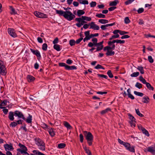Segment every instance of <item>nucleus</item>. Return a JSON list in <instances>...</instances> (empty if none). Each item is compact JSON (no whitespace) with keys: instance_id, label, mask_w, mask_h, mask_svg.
I'll return each mask as SVG.
<instances>
[{"instance_id":"1","label":"nucleus","mask_w":155,"mask_h":155,"mask_svg":"<svg viewBox=\"0 0 155 155\" xmlns=\"http://www.w3.org/2000/svg\"><path fill=\"white\" fill-rule=\"evenodd\" d=\"M35 143L38 147V148L42 150H45V144L44 141L39 138L35 139Z\"/></svg>"},{"instance_id":"2","label":"nucleus","mask_w":155,"mask_h":155,"mask_svg":"<svg viewBox=\"0 0 155 155\" xmlns=\"http://www.w3.org/2000/svg\"><path fill=\"white\" fill-rule=\"evenodd\" d=\"M83 133L89 145H91L93 141V135L90 132H87L85 131H84Z\"/></svg>"},{"instance_id":"3","label":"nucleus","mask_w":155,"mask_h":155,"mask_svg":"<svg viewBox=\"0 0 155 155\" xmlns=\"http://www.w3.org/2000/svg\"><path fill=\"white\" fill-rule=\"evenodd\" d=\"M64 17L68 20L71 21L75 17V15L70 11H66Z\"/></svg>"},{"instance_id":"4","label":"nucleus","mask_w":155,"mask_h":155,"mask_svg":"<svg viewBox=\"0 0 155 155\" xmlns=\"http://www.w3.org/2000/svg\"><path fill=\"white\" fill-rule=\"evenodd\" d=\"M59 65L61 67H64L65 69L67 70H73L77 69V67L74 65L69 66L63 62L59 63Z\"/></svg>"},{"instance_id":"5","label":"nucleus","mask_w":155,"mask_h":155,"mask_svg":"<svg viewBox=\"0 0 155 155\" xmlns=\"http://www.w3.org/2000/svg\"><path fill=\"white\" fill-rule=\"evenodd\" d=\"M6 68L2 61H0V74L5 75L6 73L5 71Z\"/></svg>"},{"instance_id":"6","label":"nucleus","mask_w":155,"mask_h":155,"mask_svg":"<svg viewBox=\"0 0 155 155\" xmlns=\"http://www.w3.org/2000/svg\"><path fill=\"white\" fill-rule=\"evenodd\" d=\"M75 20L78 21V23L76 24V25L78 27H80L81 25H83L84 24L86 23L87 22L84 20L83 19L81 18H77L75 19Z\"/></svg>"},{"instance_id":"7","label":"nucleus","mask_w":155,"mask_h":155,"mask_svg":"<svg viewBox=\"0 0 155 155\" xmlns=\"http://www.w3.org/2000/svg\"><path fill=\"white\" fill-rule=\"evenodd\" d=\"M15 116V117H18L19 118H21L23 120H25V118L23 113L19 110H15L14 112Z\"/></svg>"},{"instance_id":"8","label":"nucleus","mask_w":155,"mask_h":155,"mask_svg":"<svg viewBox=\"0 0 155 155\" xmlns=\"http://www.w3.org/2000/svg\"><path fill=\"white\" fill-rule=\"evenodd\" d=\"M18 146L21 149H18L17 150L20 152L21 154H23V153H25L27 150V148L25 145L19 143Z\"/></svg>"},{"instance_id":"9","label":"nucleus","mask_w":155,"mask_h":155,"mask_svg":"<svg viewBox=\"0 0 155 155\" xmlns=\"http://www.w3.org/2000/svg\"><path fill=\"white\" fill-rule=\"evenodd\" d=\"M34 14L37 17L44 18H46L48 17L47 15L40 12L35 11L34 12Z\"/></svg>"},{"instance_id":"10","label":"nucleus","mask_w":155,"mask_h":155,"mask_svg":"<svg viewBox=\"0 0 155 155\" xmlns=\"http://www.w3.org/2000/svg\"><path fill=\"white\" fill-rule=\"evenodd\" d=\"M8 34L13 38H15L17 36L15 30L13 28H8Z\"/></svg>"},{"instance_id":"11","label":"nucleus","mask_w":155,"mask_h":155,"mask_svg":"<svg viewBox=\"0 0 155 155\" xmlns=\"http://www.w3.org/2000/svg\"><path fill=\"white\" fill-rule=\"evenodd\" d=\"M90 28L94 30H99L100 28L99 26L96 25L94 22H92L90 23Z\"/></svg>"},{"instance_id":"12","label":"nucleus","mask_w":155,"mask_h":155,"mask_svg":"<svg viewBox=\"0 0 155 155\" xmlns=\"http://www.w3.org/2000/svg\"><path fill=\"white\" fill-rule=\"evenodd\" d=\"M30 50L35 55L38 57V59L39 58H41V56L40 53L38 50H35L31 48Z\"/></svg>"},{"instance_id":"13","label":"nucleus","mask_w":155,"mask_h":155,"mask_svg":"<svg viewBox=\"0 0 155 155\" xmlns=\"http://www.w3.org/2000/svg\"><path fill=\"white\" fill-rule=\"evenodd\" d=\"M14 116H15L14 112L12 111L9 112L8 116V118L9 120L11 121H13L14 119Z\"/></svg>"},{"instance_id":"14","label":"nucleus","mask_w":155,"mask_h":155,"mask_svg":"<svg viewBox=\"0 0 155 155\" xmlns=\"http://www.w3.org/2000/svg\"><path fill=\"white\" fill-rule=\"evenodd\" d=\"M48 131L51 137H54L55 135V132L53 128L49 127L48 129Z\"/></svg>"},{"instance_id":"15","label":"nucleus","mask_w":155,"mask_h":155,"mask_svg":"<svg viewBox=\"0 0 155 155\" xmlns=\"http://www.w3.org/2000/svg\"><path fill=\"white\" fill-rule=\"evenodd\" d=\"M148 151L153 153L155 152V145L154 146H150L147 148Z\"/></svg>"},{"instance_id":"16","label":"nucleus","mask_w":155,"mask_h":155,"mask_svg":"<svg viewBox=\"0 0 155 155\" xmlns=\"http://www.w3.org/2000/svg\"><path fill=\"white\" fill-rule=\"evenodd\" d=\"M4 147H5L6 151H7V150H11L13 149V148L12 146L8 144H5L4 145Z\"/></svg>"},{"instance_id":"17","label":"nucleus","mask_w":155,"mask_h":155,"mask_svg":"<svg viewBox=\"0 0 155 155\" xmlns=\"http://www.w3.org/2000/svg\"><path fill=\"white\" fill-rule=\"evenodd\" d=\"M142 102L143 103L147 104L149 103L150 99L148 96L144 97L143 98Z\"/></svg>"},{"instance_id":"18","label":"nucleus","mask_w":155,"mask_h":155,"mask_svg":"<svg viewBox=\"0 0 155 155\" xmlns=\"http://www.w3.org/2000/svg\"><path fill=\"white\" fill-rule=\"evenodd\" d=\"M27 79L28 82H31L35 80V78L30 75H28L27 76Z\"/></svg>"},{"instance_id":"19","label":"nucleus","mask_w":155,"mask_h":155,"mask_svg":"<svg viewBox=\"0 0 155 155\" xmlns=\"http://www.w3.org/2000/svg\"><path fill=\"white\" fill-rule=\"evenodd\" d=\"M32 116L30 115V114H29L28 117H27V119H25V120H26V122L28 123H31L32 122Z\"/></svg>"},{"instance_id":"20","label":"nucleus","mask_w":155,"mask_h":155,"mask_svg":"<svg viewBox=\"0 0 155 155\" xmlns=\"http://www.w3.org/2000/svg\"><path fill=\"white\" fill-rule=\"evenodd\" d=\"M56 13L57 14H59L60 15L63 16L64 17V14L65 13V11H64L62 10H56Z\"/></svg>"},{"instance_id":"21","label":"nucleus","mask_w":155,"mask_h":155,"mask_svg":"<svg viewBox=\"0 0 155 155\" xmlns=\"http://www.w3.org/2000/svg\"><path fill=\"white\" fill-rule=\"evenodd\" d=\"M85 12L82 10H79L77 11V15L78 16L80 17L81 15H84Z\"/></svg>"},{"instance_id":"22","label":"nucleus","mask_w":155,"mask_h":155,"mask_svg":"<svg viewBox=\"0 0 155 155\" xmlns=\"http://www.w3.org/2000/svg\"><path fill=\"white\" fill-rule=\"evenodd\" d=\"M78 2L81 4L84 5H87L88 4V2L86 0H78Z\"/></svg>"},{"instance_id":"23","label":"nucleus","mask_w":155,"mask_h":155,"mask_svg":"<svg viewBox=\"0 0 155 155\" xmlns=\"http://www.w3.org/2000/svg\"><path fill=\"white\" fill-rule=\"evenodd\" d=\"M137 69L142 74H144V71L143 69V67L141 66H138L137 68Z\"/></svg>"},{"instance_id":"24","label":"nucleus","mask_w":155,"mask_h":155,"mask_svg":"<svg viewBox=\"0 0 155 155\" xmlns=\"http://www.w3.org/2000/svg\"><path fill=\"white\" fill-rule=\"evenodd\" d=\"M54 48L57 51H59L61 50L60 46L58 44L54 45L53 46Z\"/></svg>"},{"instance_id":"25","label":"nucleus","mask_w":155,"mask_h":155,"mask_svg":"<svg viewBox=\"0 0 155 155\" xmlns=\"http://www.w3.org/2000/svg\"><path fill=\"white\" fill-rule=\"evenodd\" d=\"M64 126L66 127L68 129H71L72 127L69 123L66 121L64 122Z\"/></svg>"},{"instance_id":"26","label":"nucleus","mask_w":155,"mask_h":155,"mask_svg":"<svg viewBox=\"0 0 155 155\" xmlns=\"http://www.w3.org/2000/svg\"><path fill=\"white\" fill-rule=\"evenodd\" d=\"M127 150L131 152L134 153L135 152L134 147V146L131 147L130 145L129 147Z\"/></svg>"},{"instance_id":"27","label":"nucleus","mask_w":155,"mask_h":155,"mask_svg":"<svg viewBox=\"0 0 155 155\" xmlns=\"http://www.w3.org/2000/svg\"><path fill=\"white\" fill-rule=\"evenodd\" d=\"M110 109L109 108H108L104 110H103L101 111V114H104L107 113L108 111H110Z\"/></svg>"},{"instance_id":"28","label":"nucleus","mask_w":155,"mask_h":155,"mask_svg":"<svg viewBox=\"0 0 155 155\" xmlns=\"http://www.w3.org/2000/svg\"><path fill=\"white\" fill-rule=\"evenodd\" d=\"M146 84L147 87L149 90H153V87L151 86L149 83L147 82Z\"/></svg>"},{"instance_id":"29","label":"nucleus","mask_w":155,"mask_h":155,"mask_svg":"<svg viewBox=\"0 0 155 155\" xmlns=\"http://www.w3.org/2000/svg\"><path fill=\"white\" fill-rule=\"evenodd\" d=\"M82 18L84 20H86L88 21H90L91 20V17L86 16H82Z\"/></svg>"},{"instance_id":"30","label":"nucleus","mask_w":155,"mask_h":155,"mask_svg":"<svg viewBox=\"0 0 155 155\" xmlns=\"http://www.w3.org/2000/svg\"><path fill=\"white\" fill-rule=\"evenodd\" d=\"M114 54L115 52L114 51H110V50H108L106 53V54L107 56H108L114 55Z\"/></svg>"},{"instance_id":"31","label":"nucleus","mask_w":155,"mask_h":155,"mask_svg":"<svg viewBox=\"0 0 155 155\" xmlns=\"http://www.w3.org/2000/svg\"><path fill=\"white\" fill-rule=\"evenodd\" d=\"M98 22L101 24H104L108 22V21L104 19H100L98 21Z\"/></svg>"},{"instance_id":"32","label":"nucleus","mask_w":155,"mask_h":155,"mask_svg":"<svg viewBox=\"0 0 155 155\" xmlns=\"http://www.w3.org/2000/svg\"><path fill=\"white\" fill-rule=\"evenodd\" d=\"M11 10V14L12 15H15L16 14L15 9L12 6H9Z\"/></svg>"},{"instance_id":"33","label":"nucleus","mask_w":155,"mask_h":155,"mask_svg":"<svg viewBox=\"0 0 155 155\" xmlns=\"http://www.w3.org/2000/svg\"><path fill=\"white\" fill-rule=\"evenodd\" d=\"M134 93L136 95H137L140 97H143L144 94L142 93L137 92L135 91L134 92Z\"/></svg>"},{"instance_id":"34","label":"nucleus","mask_w":155,"mask_h":155,"mask_svg":"<svg viewBox=\"0 0 155 155\" xmlns=\"http://www.w3.org/2000/svg\"><path fill=\"white\" fill-rule=\"evenodd\" d=\"M139 73L138 72H134L130 74L131 77H137L139 75Z\"/></svg>"},{"instance_id":"35","label":"nucleus","mask_w":155,"mask_h":155,"mask_svg":"<svg viewBox=\"0 0 155 155\" xmlns=\"http://www.w3.org/2000/svg\"><path fill=\"white\" fill-rule=\"evenodd\" d=\"M18 125L15 122H11L9 125V126L10 127H15L16 126Z\"/></svg>"},{"instance_id":"36","label":"nucleus","mask_w":155,"mask_h":155,"mask_svg":"<svg viewBox=\"0 0 155 155\" xmlns=\"http://www.w3.org/2000/svg\"><path fill=\"white\" fill-rule=\"evenodd\" d=\"M135 111L137 114L140 117H143L144 116V115L140 112L138 109H135Z\"/></svg>"},{"instance_id":"37","label":"nucleus","mask_w":155,"mask_h":155,"mask_svg":"<svg viewBox=\"0 0 155 155\" xmlns=\"http://www.w3.org/2000/svg\"><path fill=\"white\" fill-rule=\"evenodd\" d=\"M75 43L76 42L74 39L70 40L69 41V44L71 46L74 45Z\"/></svg>"},{"instance_id":"38","label":"nucleus","mask_w":155,"mask_h":155,"mask_svg":"<svg viewBox=\"0 0 155 155\" xmlns=\"http://www.w3.org/2000/svg\"><path fill=\"white\" fill-rule=\"evenodd\" d=\"M143 134L147 136H149L150 135L148 131L144 128L142 130Z\"/></svg>"},{"instance_id":"39","label":"nucleus","mask_w":155,"mask_h":155,"mask_svg":"<svg viewBox=\"0 0 155 155\" xmlns=\"http://www.w3.org/2000/svg\"><path fill=\"white\" fill-rule=\"evenodd\" d=\"M107 74L110 78H112L113 77V75L111 71L110 70H109L107 72Z\"/></svg>"},{"instance_id":"40","label":"nucleus","mask_w":155,"mask_h":155,"mask_svg":"<svg viewBox=\"0 0 155 155\" xmlns=\"http://www.w3.org/2000/svg\"><path fill=\"white\" fill-rule=\"evenodd\" d=\"M96 16L98 17L99 18H105V15L102 14H97Z\"/></svg>"},{"instance_id":"41","label":"nucleus","mask_w":155,"mask_h":155,"mask_svg":"<svg viewBox=\"0 0 155 155\" xmlns=\"http://www.w3.org/2000/svg\"><path fill=\"white\" fill-rule=\"evenodd\" d=\"M128 116H129V118L131 121H135L136 120L134 117L130 114H128Z\"/></svg>"},{"instance_id":"42","label":"nucleus","mask_w":155,"mask_h":155,"mask_svg":"<svg viewBox=\"0 0 155 155\" xmlns=\"http://www.w3.org/2000/svg\"><path fill=\"white\" fill-rule=\"evenodd\" d=\"M135 86L139 89H140L142 88V85L139 82H137Z\"/></svg>"},{"instance_id":"43","label":"nucleus","mask_w":155,"mask_h":155,"mask_svg":"<svg viewBox=\"0 0 155 155\" xmlns=\"http://www.w3.org/2000/svg\"><path fill=\"white\" fill-rule=\"evenodd\" d=\"M92 41L93 42V43L94 44V46H96L97 44V39L96 38H94L92 39Z\"/></svg>"},{"instance_id":"44","label":"nucleus","mask_w":155,"mask_h":155,"mask_svg":"<svg viewBox=\"0 0 155 155\" xmlns=\"http://www.w3.org/2000/svg\"><path fill=\"white\" fill-rule=\"evenodd\" d=\"M66 146V144L64 143H61L58 144V147L59 148H64Z\"/></svg>"},{"instance_id":"45","label":"nucleus","mask_w":155,"mask_h":155,"mask_svg":"<svg viewBox=\"0 0 155 155\" xmlns=\"http://www.w3.org/2000/svg\"><path fill=\"white\" fill-rule=\"evenodd\" d=\"M48 45L46 43H44L42 45V49L44 51H46L47 50Z\"/></svg>"},{"instance_id":"46","label":"nucleus","mask_w":155,"mask_h":155,"mask_svg":"<svg viewBox=\"0 0 155 155\" xmlns=\"http://www.w3.org/2000/svg\"><path fill=\"white\" fill-rule=\"evenodd\" d=\"M94 68L97 69H102L104 70V68L102 66L99 64H97V65Z\"/></svg>"},{"instance_id":"47","label":"nucleus","mask_w":155,"mask_h":155,"mask_svg":"<svg viewBox=\"0 0 155 155\" xmlns=\"http://www.w3.org/2000/svg\"><path fill=\"white\" fill-rule=\"evenodd\" d=\"M96 46L97 47V48L96 51H99L102 50L103 49V47H104L103 46H101V45L100 46V45H97Z\"/></svg>"},{"instance_id":"48","label":"nucleus","mask_w":155,"mask_h":155,"mask_svg":"<svg viewBox=\"0 0 155 155\" xmlns=\"http://www.w3.org/2000/svg\"><path fill=\"white\" fill-rule=\"evenodd\" d=\"M119 35L118 34H117L116 35H113L112 37L110 38L109 40H112L113 39L116 38H119Z\"/></svg>"},{"instance_id":"49","label":"nucleus","mask_w":155,"mask_h":155,"mask_svg":"<svg viewBox=\"0 0 155 155\" xmlns=\"http://www.w3.org/2000/svg\"><path fill=\"white\" fill-rule=\"evenodd\" d=\"M7 103H9V102L6 100H4L1 103V105L5 106L7 105Z\"/></svg>"},{"instance_id":"50","label":"nucleus","mask_w":155,"mask_h":155,"mask_svg":"<svg viewBox=\"0 0 155 155\" xmlns=\"http://www.w3.org/2000/svg\"><path fill=\"white\" fill-rule=\"evenodd\" d=\"M148 59L149 62L150 63H152L153 62V59L151 56H148Z\"/></svg>"},{"instance_id":"51","label":"nucleus","mask_w":155,"mask_h":155,"mask_svg":"<svg viewBox=\"0 0 155 155\" xmlns=\"http://www.w3.org/2000/svg\"><path fill=\"white\" fill-rule=\"evenodd\" d=\"M97 75L99 77L103 78L106 79H107L108 78V77L107 75L104 74H98Z\"/></svg>"},{"instance_id":"52","label":"nucleus","mask_w":155,"mask_h":155,"mask_svg":"<svg viewBox=\"0 0 155 155\" xmlns=\"http://www.w3.org/2000/svg\"><path fill=\"white\" fill-rule=\"evenodd\" d=\"M115 42H116L117 43V40H114L112 41H109L108 42V44L109 46H110L112 44H113Z\"/></svg>"},{"instance_id":"53","label":"nucleus","mask_w":155,"mask_h":155,"mask_svg":"<svg viewBox=\"0 0 155 155\" xmlns=\"http://www.w3.org/2000/svg\"><path fill=\"white\" fill-rule=\"evenodd\" d=\"M124 22L125 24H127L130 22V20L128 17H126L124 19Z\"/></svg>"},{"instance_id":"54","label":"nucleus","mask_w":155,"mask_h":155,"mask_svg":"<svg viewBox=\"0 0 155 155\" xmlns=\"http://www.w3.org/2000/svg\"><path fill=\"white\" fill-rule=\"evenodd\" d=\"M123 145L127 149L128 147H129L130 146V144L127 142H125Z\"/></svg>"},{"instance_id":"55","label":"nucleus","mask_w":155,"mask_h":155,"mask_svg":"<svg viewBox=\"0 0 155 155\" xmlns=\"http://www.w3.org/2000/svg\"><path fill=\"white\" fill-rule=\"evenodd\" d=\"M96 3L95 2H92L90 3V6L91 7H94L96 6Z\"/></svg>"},{"instance_id":"56","label":"nucleus","mask_w":155,"mask_h":155,"mask_svg":"<svg viewBox=\"0 0 155 155\" xmlns=\"http://www.w3.org/2000/svg\"><path fill=\"white\" fill-rule=\"evenodd\" d=\"M121 30H115L113 31V33L115 35L118 34V33H119L120 34V33Z\"/></svg>"},{"instance_id":"57","label":"nucleus","mask_w":155,"mask_h":155,"mask_svg":"<svg viewBox=\"0 0 155 155\" xmlns=\"http://www.w3.org/2000/svg\"><path fill=\"white\" fill-rule=\"evenodd\" d=\"M136 122V121L135 120V121H130V123L131 125V126L132 127H135V123Z\"/></svg>"},{"instance_id":"58","label":"nucleus","mask_w":155,"mask_h":155,"mask_svg":"<svg viewBox=\"0 0 155 155\" xmlns=\"http://www.w3.org/2000/svg\"><path fill=\"white\" fill-rule=\"evenodd\" d=\"M110 46H107L105 47H104L103 49V50L104 51H107L108 50H110Z\"/></svg>"},{"instance_id":"59","label":"nucleus","mask_w":155,"mask_h":155,"mask_svg":"<svg viewBox=\"0 0 155 155\" xmlns=\"http://www.w3.org/2000/svg\"><path fill=\"white\" fill-rule=\"evenodd\" d=\"M80 137V140L81 143H82L83 142V136L82 134H80L79 135Z\"/></svg>"},{"instance_id":"60","label":"nucleus","mask_w":155,"mask_h":155,"mask_svg":"<svg viewBox=\"0 0 155 155\" xmlns=\"http://www.w3.org/2000/svg\"><path fill=\"white\" fill-rule=\"evenodd\" d=\"M134 0H128L125 2V3L126 5H127L131 3Z\"/></svg>"},{"instance_id":"61","label":"nucleus","mask_w":155,"mask_h":155,"mask_svg":"<svg viewBox=\"0 0 155 155\" xmlns=\"http://www.w3.org/2000/svg\"><path fill=\"white\" fill-rule=\"evenodd\" d=\"M144 9L143 8H139L137 10V12L139 14L142 13L144 11Z\"/></svg>"},{"instance_id":"62","label":"nucleus","mask_w":155,"mask_h":155,"mask_svg":"<svg viewBox=\"0 0 155 155\" xmlns=\"http://www.w3.org/2000/svg\"><path fill=\"white\" fill-rule=\"evenodd\" d=\"M26 124H24L21 127V128H22L25 132L27 131V129L26 127Z\"/></svg>"},{"instance_id":"63","label":"nucleus","mask_w":155,"mask_h":155,"mask_svg":"<svg viewBox=\"0 0 155 155\" xmlns=\"http://www.w3.org/2000/svg\"><path fill=\"white\" fill-rule=\"evenodd\" d=\"M144 35H145V37L147 38H148L149 37H152V38H155V36L152 35H150V34H149L148 35L145 34Z\"/></svg>"},{"instance_id":"64","label":"nucleus","mask_w":155,"mask_h":155,"mask_svg":"<svg viewBox=\"0 0 155 155\" xmlns=\"http://www.w3.org/2000/svg\"><path fill=\"white\" fill-rule=\"evenodd\" d=\"M127 95L128 97L130 98L131 99L134 100V97L132 94H131V93L128 94H127Z\"/></svg>"}]
</instances>
